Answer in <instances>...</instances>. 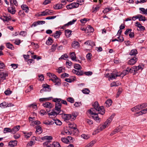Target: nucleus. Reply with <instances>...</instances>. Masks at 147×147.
I'll return each mask as SVG.
<instances>
[{
    "instance_id": "f257e3e1",
    "label": "nucleus",
    "mask_w": 147,
    "mask_h": 147,
    "mask_svg": "<svg viewBox=\"0 0 147 147\" xmlns=\"http://www.w3.org/2000/svg\"><path fill=\"white\" fill-rule=\"evenodd\" d=\"M94 108L88 111V113L92 115H97L98 114L103 115L105 113V110L102 106L99 107L98 102L96 101L93 105Z\"/></svg>"
},
{
    "instance_id": "f03ea898",
    "label": "nucleus",
    "mask_w": 147,
    "mask_h": 147,
    "mask_svg": "<svg viewBox=\"0 0 147 147\" xmlns=\"http://www.w3.org/2000/svg\"><path fill=\"white\" fill-rule=\"evenodd\" d=\"M141 69H142L141 70H142V68L141 66L140 65H138V66H134L131 68L127 67L126 70H123L121 74L119 75V76L123 78L124 76L128 74L129 72L130 73H133L136 72L138 70Z\"/></svg>"
},
{
    "instance_id": "7ed1b4c3",
    "label": "nucleus",
    "mask_w": 147,
    "mask_h": 147,
    "mask_svg": "<svg viewBox=\"0 0 147 147\" xmlns=\"http://www.w3.org/2000/svg\"><path fill=\"white\" fill-rule=\"evenodd\" d=\"M62 117L65 121L70 120L71 121H74L76 118L77 116L75 115H72L69 114H62Z\"/></svg>"
},
{
    "instance_id": "20e7f679",
    "label": "nucleus",
    "mask_w": 147,
    "mask_h": 147,
    "mask_svg": "<svg viewBox=\"0 0 147 147\" xmlns=\"http://www.w3.org/2000/svg\"><path fill=\"white\" fill-rule=\"evenodd\" d=\"M61 104L60 103V102L55 103V110L58 112L59 115H61L63 113V111L61 110Z\"/></svg>"
},
{
    "instance_id": "39448f33",
    "label": "nucleus",
    "mask_w": 147,
    "mask_h": 147,
    "mask_svg": "<svg viewBox=\"0 0 147 147\" xmlns=\"http://www.w3.org/2000/svg\"><path fill=\"white\" fill-rule=\"evenodd\" d=\"M79 5V3H72L66 6L67 9H71L73 8H77Z\"/></svg>"
},
{
    "instance_id": "423d86ee",
    "label": "nucleus",
    "mask_w": 147,
    "mask_h": 147,
    "mask_svg": "<svg viewBox=\"0 0 147 147\" xmlns=\"http://www.w3.org/2000/svg\"><path fill=\"white\" fill-rule=\"evenodd\" d=\"M43 88L40 90V92L42 93L44 91L49 92L51 90V88L49 87V86L47 84L42 85Z\"/></svg>"
},
{
    "instance_id": "0eeeda50",
    "label": "nucleus",
    "mask_w": 147,
    "mask_h": 147,
    "mask_svg": "<svg viewBox=\"0 0 147 147\" xmlns=\"http://www.w3.org/2000/svg\"><path fill=\"white\" fill-rule=\"evenodd\" d=\"M70 57L73 61H78L79 63H81V61L79 60H77L76 59V55L74 52H72L70 53Z\"/></svg>"
},
{
    "instance_id": "6e6552de",
    "label": "nucleus",
    "mask_w": 147,
    "mask_h": 147,
    "mask_svg": "<svg viewBox=\"0 0 147 147\" xmlns=\"http://www.w3.org/2000/svg\"><path fill=\"white\" fill-rule=\"evenodd\" d=\"M50 80H51L54 83H55V85L59 86L61 85V83L60 82V80L57 77L55 79H50Z\"/></svg>"
},
{
    "instance_id": "1a4fd4ad",
    "label": "nucleus",
    "mask_w": 147,
    "mask_h": 147,
    "mask_svg": "<svg viewBox=\"0 0 147 147\" xmlns=\"http://www.w3.org/2000/svg\"><path fill=\"white\" fill-rule=\"evenodd\" d=\"M68 125L69 127L71 129H74V130L77 129V127L76 124L73 122H69L68 123Z\"/></svg>"
},
{
    "instance_id": "9d476101",
    "label": "nucleus",
    "mask_w": 147,
    "mask_h": 147,
    "mask_svg": "<svg viewBox=\"0 0 147 147\" xmlns=\"http://www.w3.org/2000/svg\"><path fill=\"white\" fill-rule=\"evenodd\" d=\"M20 128V126L19 125H16L13 127L12 129V133L13 134H15L19 130Z\"/></svg>"
},
{
    "instance_id": "9b49d317",
    "label": "nucleus",
    "mask_w": 147,
    "mask_h": 147,
    "mask_svg": "<svg viewBox=\"0 0 147 147\" xmlns=\"http://www.w3.org/2000/svg\"><path fill=\"white\" fill-rule=\"evenodd\" d=\"M42 105L45 107L49 108H51L53 107V105L48 102H46L45 103H43L42 104Z\"/></svg>"
},
{
    "instance_id": "f8f14e48",
    "label": "nucleus",
    "mask_w": 147,
    "mask_h": 147,
    "mask_svg": "<svg viewBox=\"0 0 147 147\" xmlns=\"http://www.w3.org/2000/svg\"><path fill=\"white\" fill-rule=\"evenodd\" d=\"M47 147H61L60 144L58 142H54L52 144L47 146Z\"/></svg>"
},
{
    "instance_id": "ddd939ff",
    "label": "nucleus",
    "mask_w": 147,
    "mask_h": 147,
    "mask_svg": "<svg viewBox=\"0 0 147 147\" xmlns=\"http://www.w3.org/2000/svg\"><path fill=\"white\" fill-rule=\"evenodd\" d=\"M137 60L138 59L135 57H134L129 60V62H128V64H134Z\"/></svg>"
},
{
    "instance_id": "4468645a",
    "label": "nucleus",
    "mask_w": 147,
    "mask_h": 147,
    "mask_svg": "<svg viewBox=\"0 0 147 147\" xmlns=\"http://www.w3.org/2000/svg\"><path fill=\"white\" fill-rule=\"evenodd\" d=\"M119 75H114L113 74L111 73V75H109V74H106V76H108L109 78L112 80V79H115L117 77L119 76Z\"/></svg>"
},
{
    "instance_id": "2eb2a0df",
    "label": "nucleus",
    "mask_w": 147,
    "mask_h": 147,
    "mask_svg": "<svg viewBox=\"0 0 147 147\" xmlns=\"http://www.w3.org/2000/svg\"><path fill=\"white\" fill-rule=\"evenodd\" d=\"M79 42L76 41H73L71 44L72 47L75 49L78 48L79 47Z\"/></svg>"
},
{
    "instance_id": "dca6fc26",
    "label": "nucleus",
    "mask_w": 147,
    "mask_h": 147,
    "mask_svg": "<svg viewBox=\"0 0 147 147\" xmlns=\"http://www.w3.org/2000/svg\"><path fill=\"white\" fill-rule=\"evenodd\" d=\"M17 144V141L15 140L10 141L8 145L9 146L13 147L16 146Z\"/></svg>"
},
{
    "instance_id": "f3484780",
    "label": "nucleus",
    "mask_w": 147,
    "mask_h": 147,
    "mask_svg": "<svg viewBox=\"0 0 147 147\" xmlns=\"http://www.w3.org/2000/svg\"><path fill=\"white\" fill-rule=\"evenodd\" d=\"M63 5L61 3H58L53 6V8L56 9H59L63 8Z\"/></svg>"
},
{
    "instance_id": "a211bd4d",
    "label": "nucleus",
    "mask_w": 147,
    "mask_h": 147,
    "mask_svg": "<svg viewBox=\"0 0 147 147\" xmlns=\"http://www.w3.org/2000/svg\"><path fill=\"white\" fill-rule=\"evenodd\" d=\"M61 34V32L57 31L55 32V33L53 35H52V36H54V37L55 38H58L60 37Z\"/></svg>"
},
{
    "instance_id": "6ab92c4d",
    "label": "nucleus",
    "mask_w": 147,
    "mask_h": 147,
    "mask_svg": "<svg viewBox=\"0 0 147 147\" xmlns=\"http://www.w3.org/2000/svg\"><path fill=\"white\" fill-rule=\"evenodd\" d=\"M36 133H38V134H39L41 133L42 132V129L40 125H38L36 126Z\"/></svg>"
},
{
    "instance_id": "aec40b11",
    "label": "nucleus",
    "mask_w": 147,
    "mask_h": 147,
    "mask_svg": "<svg viewBox=\"0 0 147 147\" xmlns=\"http://www.w3.org/2000/svg\"><path fill=\"white\" fill-rule=\"evenodd\" d=\"M65 32L66 36L67 38H69L71 34L72 31L69 30L67 29L65 30Z\"/></svg>"
},
{
    "instance_id": "412c9836",
    "label": "nucleus",
    "mask_w": 147,
    "mask_h": 147,
    "mask_svg": "<svg viewBox=\"0 0 147 147\" xmlns=\"http://www.w3.org/2000/svg\"><path fill=\"white\" fill-rule=\"evenodd\" d=\"M21 7L25 12L28 13V12L29 8L26 5H21Z\"/></svg>"
},
{
    "instance_id": "4be33fe9",
    "label": "nucleus",
    "mask_w": 147,
    "mask_h": 147,
    "mask_svg": "<svg viewBox=\"0 0 147 147\" xmlns=\"http://www.w3.org/2000/svg\"><path fill=\"white\" fill-rule=\"evenodd\" d=\"M121 127H117L116 129H115L110 134V135L112 136L116 134L117 131H119L121 130Z\"/></svg>"
},
{
    "instance_id": "5701e85b",
    "label": "nucleus",
    "mask_w": 147,
    "mask_h": 147,
    "mask_svg": "<svg viewBox=\"0 0 147 147\" xmlns=\"http://www.w3.org/2000/svg\"><path fill=\"white\" fill-rule=\"evenodd\" d=\"M43 123L46 125H53L54 123V122L53 121L47 120L44 121Z\"/></svg>"
},
{
    "instance_id": "b1692460",
    "label": "nucleus",
    "mask_w": 147,
    "mask_h": 147,
    "mask_svg": "<svg viewBox=\"0 0 147 147\" xmlns=\"http://www.w3.org/2000/svg\"><path fill=\"white\" fill-rule=\"evenodd\" d=\"M42 139L43 140H48V141H51L53 139V137L50 136H45L43 137Z\"/></svg>"
},
{
    "instance_id": "393cba45",
    "label": "nucleus",
    "mask_w": 147,
    "mask_h": 147,
    "mask_svg": "<svg viewBox=\"0 0 147 147\" xmlns=\"http://www.w3.org/2000/svg\"><path fill=\"white\" fill-rule=\"evenodd\" d=\"M11 9L10 7H9L8 9V11L9 12L11 13L12 14H13L15 13L16 12V10L14 9L13 7L12 6L11 7Z\"/></svg>"
},
{
    "instance_id": "a878e982",
    "label": "nucleus",
    "mask_w": 147,
    "mask_h": 147,
    "mask_svg": "<svg viewBox=\"0 0 147 147\" xmlns=\"http://www.w3.org/2000/svg\"><path fill=\"white\" fill-rule=\"evenodd\" d=\"M109 124L108 123V122L106 121L104 124L102 125L100 127V131L102 130L103 129L105 128Z\"/></svg>"
},
{
    "instance_id": "bb28decb",
    "label": "nucleus",
    "mask_w": 147,
    "mask_h": 147,
    "mask_svg": "<svg viewBox=\"0 0 147 147\" xmlns=\"http://www.w3.org/2000/svg\"><path fill=\"white\" fill-rule=\"evenodd\" d=\"M105 103L106 105V106L108 107L111 105L112 104V101L111 100L108 99L105 102Z\"/></svg>"
},
{
    "instance_id": "cd10ccee",
    "label": "nucleus",
    "mask_w": 147,
    "mask_h": 147,
    "mask_svg": "<svg viewBox=\"0 0 147 147\" xmlns=\"http://www.w3.org/2000/svg\"><path fill=\"white\" fill-rule=\"evenodd\" d=\"M6 47L8 49L11 50H13L14 47L13 46L10 42H7L6 43Z\"/></svg>"
},
{
    "instance_id": "c85d7f7f",
    "label": "nucleus",
    "mask_w": 147,
    "mask_h": 147,
    "mask_svg": "<svg viewBox=\"0 0 147 147\" xmlns=\"http://www.w3.org/2000/svg\"><path fill=\"white\" fill-rule=\"evenodd\" d=\"M7 102H3L0 104V107L2 108H5L7 107Z\"/></svg>"
},
{
    "instance_id": "c756f323",
    "label": "nucleus",
    "mask_w": 147,
    "mask_h": 147,
    "mask_svg": "<svg viewBox=\"0 0 147 147\" xmlns=\"http://www.w3.org/2000/svg\"><path fill=\"white\" fill-rule=\"evenodd\" d=\"M53 43V40L50 37L48 38V40L46 41V43L47 45H51Z\"/></svg>"
},
{
    "instance_id": "7c9ffc66",
    "label": "nucleus",
    "mask_w": 147,
    "mask_h": 147,
    "mask_svg": "<svg viewBox=\"0 0 147 147\" xmlns=\"http://www.w3.org/2000/svg\"><path fill=\"white\" fill-rule=\"evenodd\" d=\"M52 97H49L47 98H40L39 99V100L40 102H42L43 101L49 100H51L52 98Z\"/></svg>"
},
{
    "instance_id": "2f4dec72",
    "label": "nucleus",
    "mask_w": 147,
    "mask_h": 147,
    "mask_svg": "<svg viewBox=\"0 0 147 147\" xmlns=\"http://www.w3.org/2000/svg\"><path fill=\"white\" fill-rule=\"evenodd\" d=\"M9 132L12 133L11 129L10 128L6 127L4 129L3 133L4 134H6L7 133Z\"/></svg>"
},
{
    "instance_id": "473e14b6",
    "label": "nucleus",
    "mask_w": 147,
    "mask_h": 147,
    "mask_svg": "<svg viewBox=\"0 0 147 147\" xmlns=\"http://www.w3.org/2000/svg\"><path fill=\"white\" fill-rule=\"evenodd\" d=\"M57 70L58 73H60L65 71V67L63 66L60 67L58 68Z\"/></svg>"
},
{
    "instance_id": "72a5a7b5",
    "label": "nucleus",
    "mask_w": 147,
    "mask_h": 147,
    "mask_svg": "<svg viewBox=\"0 0 147 147\" xmlns=\"http://www.w3.org/2000/svg\"><path fill=\"white\" fill-rule=\"evenodd\" d=\"M138 16H139L138 19L139 21H146V19L144 16H143L142 15L140 14H138Z\"/></svg>"
},
{
    "instance_id": "f704fd0d",
    "label": "nucleus",
    "mask_w": 147,
    "mask_h": 147,
    "mask_svg": "<svg viewBox=\"0 0 147 147\" xmlns=\"http://www.w3.org/2000/svg\"><path fill=\"white\" fill-rule=\"evenodd\" d=\"M137 53V51L136 49H133L130 51L129 54L131 55H135Z\"/></svg>"
},
{
    "instance_id": "c9c22d12",
    "label": "nucleus",
    "mask_w": 147,
    "mask_h": 147,
    "mask_svg": "<svg viewBox=\"0 0 147 147\" xmlns=\"http://www.w3.org/2000/svg\"><path fill=\"white\" fill-rule=\"evenodd\" d=\"M23 133L24 134H25L24 135L25 136H26L27 138H29L30 137L31 135L32 134V133L31 132L26 133L24 131H23Z\"/></svg>"
},
{
    "instance_id": "e433bc0d",
    "label": "nucleus",
    "mask_w": 147,
    "mask_h": 147,
    "mask_svg": "<svg viewBox=\"0 0 147 147\" xmlns=\"http://www.w3.org/2000/svg\"><path fill=\"white\" fill-rule=\"evenodd\" d=\"M76 21V19H73L71 21H70L68 22L67 24H65V25H67V26H68L69 25H71L73 24Z\"/></svg>"
},
{
    "instance_id": "4c0bfd02",
    "label": "nucleus",
    "mask_w": 147,
    "mask_h": 147,
    "mask_svg": "<svg viewBox=\"0 0 147 147\" xmlns=\"http://www.w3.org/2000/svg\"><path fill=\"white\" fill-rule=\"evenodd\" d=\"M47 15L46 10V9L45 11L42 12L41 13L39 14L38 15V16L40 17L43 16H46Z\"/></svg>"
},
{
    "instance_id": "58836bf2",
    "label": "nucleus",
    "mask_w": 147,
    "mask_h": 147,
    "mask_svg": "<svg viewBox=\"0 0 147 147\" xmlns=\"http://www.w3.org/2000/svg\"><path fill=\"white\" fill-rule=\"evenodd\" d=\"M61 140L63 142L66 144L68 143L69 142V141L67 138H62Z\"/></svg>"
},
{
    "instance_id": "ea45409f",
    "label": "nucleus",
    "mask_w": 147,
    "mask_h": 147,
    "mask_svg": "<svg viewBox=\"0 0 147 147\" xmlns=\"http://www.w3.org/2000/svg\"><path fill=\"white\" fill-rule=\"evenodd\" d=\"M114 115H111L109 119L106 121V122H108V123L110 124L113 118Z\"/></svg>"
},
{
    "instance_id": "a19ab883",
    "label": "nucleus",
    "mask_w": 147,
    "mask_h": 147,
    "mask_svg": "<svg viewBox=\"0 0 147 147\" xmlns=\"http://www.w3.org/2000/svg\"><path fill=\"white\" fill-rule=\"evenodd\" d=\"M40 123V122L38 121H34L31 123V125L34 126V125H38Z\"/></svg>"
},
{
    "instance_id": "79ce46f5",
    "label": "nucleus",
    "mask_w": 147,
    "mask_h": 147,
    "mask_svg": "<svg viewBox=\"0 0 147 147\" xmlns=\"http://www.w3.org/2000/svg\"><path fill=\"white\" fill-rule=\"evenodd\" d=\"M49 115H53L54 116H57L58 114V113L55 112L54 111H52L50 113H48Z\"/></svg>"
},
{
    "instance_id": "37998d69",
    "label": "nucleus",
    "mask_w": 147,
    "mask_h": 147,
    "mask_svg": "<svg viewBox=\"0 0 147 147\" xmlns=\"http://www.w3.org/2000/svg\"><path fill=\"white\" fill-rule=\"evenodd\" d=\"M87 28L89 29L90 30V31H88H88L87 32H93L94 31V30L93 29V28L90 25L88 26L87 27Z\"/></svg>"
},
{
    "instance_id": "c03bdc74",
    "label": "nucleus",
    "mask_w": 147,
    "mask_h": 147,
    "mask_svg": "<svg viewBox=\"0 0 147 147\" xmlns=\"http://www.w3.org/2000/svg\"><path fill=\"white\" fill-rule=\"evenodd\" d=\"M82 91L83 93L86 94H88L90 92L88 88H84L82 90Z\"/></svg>"
},
{
    "instance_id": "a18cd8bd",
    "label": "nucleus",
    "mask_w": 147,
    "mask_h": 147,
    "mask_svg": "<svg viewBox=\"0 0 147 147\" xmlns=\"http://www.w3.org/2000/svg\"><path fill=\"white\" fill-rule=\"evenodd\" d=\"M67 101L71 103H74V99L71 97H69L67 98Z\"/></svg>"
},
{
    "instance_id": "49530a36",
    "label": "nucleus",
    "mask_w": 147,
    "mask_h": 147,
    "mask_svg": "<svg viewBox=\"0 0 147 147\" xmlns=\"http://www.w3.org/2000/svg\"><path fill=\"white\" fill-rule=\"evenodd\" d=\"M54 123L58 125H60L62 124V122L59 119L55 120Z\"/></svg>"
},
{
    "instance_id": "de8ad7c7",
    "label": "nucleus",
    "mask_w": 147,
    "mask_h": 147,
    "mask_svg": "<svg viewBox=\"0 0 147 147\" xmlns=\"http://www.w3.org/2000/svg\"><path fill=\"white\" fill-rule=\"evenodd\" d=\"M68 57V56L66 54H64L63 55H62L61 57H60L59 59L60 60V59H63L64 60L65 59L67 58Z\"/></svg>"
},
{
    "instance_id": "09e8293b",
    "label": "nucleus",
    "mask_w": 147,
    "mask_h": 147,
    "mask_svg": "<svg viewBox=\"0 0 147 147\" xmlns=\"http://www.w3.org/2000/svg\"><path fill=\"white\" fill-rule=\"evenodd\" d=\"M12 4H10L11 6L13 7L14 5H15L16 6H18V3L16 0H12Z\"/></svg>"
},
{
    "instance_id": "8fccbe9b",
    "label": "nucleus",
    "mask_w": 147,
    "mask_h": 147,
    "mask_svg": "<svg viewBox=\"0 0 147 147\" xmlns=\"http://www.w3.org/2000/svg\"><path fill=\"white\" fill-rule=\"evenodd\" d=\"M82 105V104L81 102H76L74 104V105L76 107H79Z\"/></svg>"
},
{
    "instance_id": "3c124183",
    "label": "nucleus",
    "mask_w": 147,
    "mask_h": 147,
    "mask_svg": "<svg viewBox=\"0 0 147 147\" xmlns=\"http://www.w3.org/2000/svg\"><path fill=\"white\" fill-rule=\"evenodd\" d=\"M121 39H117L116 38H115L114 39H113L112 40V42H114L115 41H117L120 42H122L124 41V38L123 37H121Z\"/></svg>"
},
{
    "instance_id": "603ef678",
    "label": "nucleus",
    "mask_w": 147,
    "mask_h": 147,
    "mask_svg": "<svg viewBox=\"0 0 147 147\" xmlns=\"http://www.w3.org/2000/svg\"><path fill=\"white\" fill-rule=\"evenodd\" d=\"M139 106L141 109H142L146 107L147 106V103H142Z\"/></svg>"
},
{
    "instance_id": "864d4df0",
    "label": "nucleus",
    "mask_w": 147,
    "mask_h": 147,
    "mask_svg": "<svg viewBox=\"0 0 147 147\" xmlns=\"http://www.w3.org/2000/svg\"><path fill=\"white\" fill-rule=\"evenodd\" d=\"M81 137L85 139H88L89 138L88 135H86L85 134H82L81 136Z\"/></svg>"
},
{
    "instance_id": "5fc2aeb1",
    "label": "nucleus",
    "mask_w": 147,
    "mask_h": 147,
    "mask_svg": "<svg viewBox=\"0 0 147 147\" xmlns=\"http://www.w3.org/2000/svg\"><path fill=\"white\" fill-rule=\"evenodd\" d=\"M12 91H11L8 90H6L4 92L5 94L7 96L10 95Z\"/></svg>"
},
{
    "instance_id": "6e6d98bb",
    "label": "nucleus",
    "mask_w": 147,
    "mask_h": 147,
    "mask_svg": "<svg viewBox=\"0 0 147 147\" xmlns=\"http://www.w3.org/2000/svg\"><path fill=\"white\" fill-rule=\"evenodd\" d=\"M74 67L76 69L80 70L81 68L82 67L80 65H74Z\"/></svg>"
},
{
    "instance_id": "4d7b16f0",
    "label": "nucleus",
    "mask_w": 147,
    "mask_h": 147,
    "mask_svg": "<svg viewBox=\"0 0 147 147\" xmlns=\"http://www.w3.org/2000/svg\"><path fill=\"white\" fill-rule=\"evenodd\" d=\"M46 11L47 15H51L53 14V12L52 10L49 9H47Z\"/></svg>"
},
{
    "instance_id": "13d9d810",
    "label": "nucleus",
    "mask_w": 147,
    "mask_h": 147,
    "mask_svg": "<svg viewBox=\"0 0 147 147\" xmlns=\"http://www.w3.org/2000/svg\"><path fill=\"white\" fill-rule=\"evenodd\" d=\"M61 100V99L58 98H55L53 99V101L55 102V103H57V102H59Z\"/></svg>"
},
{
    "instance_id": "bf43d9fd",
    "label": "nucleus",
    "mask_w": 147,
    "mask_h": 147,
    "mask_svg": "<svg viewBox=\"0 0 147 147\" xmlns=\"http://www.w3.org/2000/svg\"><path fill=\"white\" fill-rule=\"evenodd\" d=\"M139 28L137 29V30L139 31H144L145 30V28L144 26H141L138 27Z\"/></svg>"
},
{
    "instance_id": "052dcab7",
    "label": "nucleus",
    "mask_w": 147,
    "mask_h": 147,
    "mask_svg": "<svg viewBox=\"0 0 147 147\" xmlns=\"http://www.w3.org/2000/svg\"><path fill=\"white\" fill-rule=\"evenodd\" d=\"M89 20V19H88L87 18H84L83 19H81L80 21L82 23H85L88 21Z\"/></svg>"
},
{
    "instance_id": "680f3d73",
    "label": "nucleus",
    "mask_w": 147,
    "mask_h": 147,
    "mask_svg": "<svg viewBox=\"0 0 147 147\" xmlns=\"http://www.w3.org/2000/svg\"><path fill=\"white\" fill-rule=\"evenodd\" d=\"M57 46V45L56 44L55 45L53 44L52 45L51 48V50L52 51H54L56 47Z\"/></svg>"
},
{
    "instance_id": "e2e57ef3",
    "label": "nucleus",
    "mask_w": 147,
    "mask_h": 147,
    "mask_svg": "<svg viewBox=\"0 0 147 147\" xmlns=\"http://www.w3.org/2000/svg\"><path fill=\"white\" fill-rule=\"evenodd\" d=\"M30 107L36 110L37 109V105L35 103L31 104Z\"/></svg>"
},
{
    "instance_id": "0e129e2a",
    "label": "nucleus",
    "mask_w": 147,
    "mask_h": 147,
    "mask_svg": "<svg viewBox=\"0 0 147 147\" xmlns=\"http://www.w3.org/2000/svg\"><path fill=\"white\" fill-rule=\"evenodd\" d=\"M132 29L130 28H128L125 31L124 34L126 35H127L128 34L131 32Z\"/></svg>"
},
{
    "instance_id": "69168bd1",
    "label": "nucleus",
    "mask_w": 147,
    "mask_h": 147,
    "mask_svg": "<svg viewBox=\"0 0 147 147\" xmlns=\"http://www.w3.org/2000/svg\"><path fill=\"white\" fill-rule=\"evenodd\" d=\"M92 56V54L90 53H88L86 55V57L87 59L89 60H90L91 59V57Z\"/></svg>"
},
{
    "instance_id": "338daca9",
    "label": "nucleus",
    "mask_w": 147,
    "mask_h": 147,
    "mask_svg": "<svg viewBox=\"0 0 147 147\" xmlns=\"http://www.w3.org/2000/svg\"><path fill=\"white\" fill-rule=\"evenodd\" d=\"M3 17L5 19V20H4V22L5 21H8L11 20V18H9L8 17L6 16H4Z\"/></svg>"
},
{
    "instance_id": "774afa93",
    "label": "nucleus",
    "mask_w": 147,
    "mask_h": 147,
    "mask_svg": "<svg viewBox=\"0 0 147 147\" xmlns=\"http://www.w3.org/2000/svg\"><path fill=\"white\" fill-rule=\"evenodd\" d=\"M69 75L66 73H64L61 75V78H63L65 77H68Z\"/></svg>"
}]
</instances>
